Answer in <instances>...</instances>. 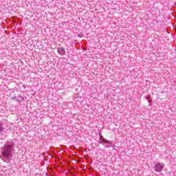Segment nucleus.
<instances>
[{
    "instance_id": "obj_3",
    "label": "nucleus",
    "mask_w": 176,
    "mask_h": 176,
    "mask_svg": "<svg viewBox=\"0 0 176 176\" xmlns=\"http://www.w3.org/2000/svg\"><path fill=\"white\" fill-rule=\"evenodd\" d=\"M2 155L5 157H9V152L8 151L3 152Z\"/></svg>"
},
{
    "instance_id": "obj_6",
    "label": "nucleus",
    "mask_w": 176,
    "mask_h": 176,
    "mask_svg": "<svg viewBox=\"0 0 176 176\" xmlns=\"http://www.w3.org/2000/svg\"><path fill=\"white\" fill-rule=\"evenodd\" d=\"M6 147H7V148H12V146L8 145Z\"/></svg>"
},
{
    "instance_id": "obj_5",
    "label": "nucleus",
    "mask_w": 176,
    "mask_h": 176,
    "mask_svg": "<svg viewBox=\"0 0 176 176\" xmlns=\"http://www.w3.org/2000/svg\"><path fill=\"white\" fill-rule=\"evenodd\" d=\"M3 131V126H2V124H0V133Z\"/></svg>"
},
{
    "instance_id": "obj_4",
    "label": "nucleus",
    "mask_w": 176,
    "mask_h": 176,
    "mask_svg": "<svg viewBox=\"0 0 176 176\" xmlns=\"http://www.w3.org/2000/svg\"><path fill=\"white\" fill-rule=\"evenodd\" d=\"M101 141L102 142H106V143L108 142V140L107 139H104V138H102Z\"/></svg>"
},
{
    "instance_id": "obj_1",
    "label": "nucleus",
    "mask_w": 176,
    "mask_h": 176,
    "mask_svg": "<svg viewBox=\"0 0 176 176\" xmlns=\"http://www.w3.org/2000/svg\"><path fill=\"white\" fill-rule=\"evenodd\" d=\"M163 167H164L163 164L158 162L155 166V171H156L157 173H162V170H163Z\"/></svg>"
},
{
    "instance_id": "obj_2",
    "label": "nucleus",
    "mask_w": 176,
    "mask_h": 176,
    "mask_svg": "<svg viewBox=\"0 0 176 176\" xmlns=\"http://www.w3.org/2000/svg\"><path fill=\"white\" fill-rule=\"evenodd\" d=\"M58 52L60 56H65V50L63 47H60L58 50Z\"/></svg>"
}]
</instances>
